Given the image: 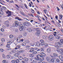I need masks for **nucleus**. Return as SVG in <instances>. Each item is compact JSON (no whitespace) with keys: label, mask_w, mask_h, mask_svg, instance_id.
Instances as JSON below:
<instances>
[{"label":"nucleus","mask_w":63,"mask_h":63,"mask_svg":"<svg viewBox=\"0 0 63 63\" xmlns=\"http://www.w3.org/2000/svg\"><path fill=\"white\" fill-rule=\"evenodd\" d=\"M54 36H55V38H56V39H59V38H60V37L59 36L55 34L54 35Z\"/></svg>","instance_id":"9"},{"label":"nucleus","mask_w":63,"mask_h":63,"mask_svg":"<svg viewBox=\"0 0 63 63\" xmlns=\"http://www.w3.org/2000/svg\"><path fill=\"white\" fill-rule=\"evenodd\" d=\"M38 63H43V62H42L40 61V62H38Z\"/></svg>","instance_id":"64"},{"label":"nucleus","mask_w":63,"mask_h":63,"mask_svg":"<svg viewBox=\"0 0 63 63\" xmlns=\"http://www.w3.org/2000/svg\"><path fill=\"white\" fill-rule=\"evenodd\" d=\"M15 19H18V20H19L20 21H21V20H22V19H20V18H19L18 17H16L15 18Z\"/></svg>","instance_id":"14"},{"label":"nucleus","mask_w":63,"mask_h":63,"mask_svg":"<svg viewBox=\"0 0 63 63\" xmlns=\"http://www.w3.org/2000/svg\"><path fill=\"white\" fill-rule=\"evenodd\" d=\"M7 14H8V15L7 16H11V12L8 11L7 12H6Z\"/></svg>","instance_id":"6"},{"label":"nucleus","mask_w":63,"mask_h":63,"mask_svg":"<svg viewBox=\"0 0 63 63\" xmlns=\"http://www.w3.org/2000/svg\"><path fill=\"white\" fill-rule=\"evenodd\" d=\"M6 57L7 58H10L11 57V55H8L6 56Z\"/></svg>","instance_id":"28"},{"label":"nucleus","mask_w":63,"mask_h":63,"mask_svg":"<svg viewBox=\"0 0 63 63\" xmlns=\"http://www.w3.org/2000/svg\"><path fill=\"white\" fill-rule=\"evenodd\" d=\"M40 42H41V43H44L45 42V41L43 40H40Z\"/></svg>","instance_id":"48"},{"label":"nucleus","mask_w":63,"mask_h":63,"mask_svg":"<svg viewBox=\"0 0 63 63\" xmlns=\"http://www.w3.org/2000/svg\"><path fill=\"white\" fill-rule=\"evenodd\" d=\"M47 51L48 53H50V49L49 48H47Z\"/></svg>","instance_id":"17"},{"label":"nucleus","mask_w":63,"mask_h":63,"mask_svg":"<svg viewBox=\"0 0 63 63\" xmlns=\"http://www.w3.org/2000/svg\"><path fill=\"white\" fill-rule=\"evenodd\" d=\"M49 39L50 41H52L53 40V38H49Z\"/></svg>","instance_id":"35"},{"label":"nucleus","mask_w":63,"mask_h":63,"mask_svg":"<svg viewBox=\"0 0 63 63\" xmlns=\"http://www.w3.org/2000/svg\"><path fill=\"white\" fill-rule=\"evenodd\" d=\"M40 60H39V61H43V60H44V58L43 57L42 59L40 58Z\"/></svg>","instance_id":"40"},{"label":"nucleus","mask_w":63,"mask_h":63,"mask_svg":"<svg viewBox=\"0 0 63 63\" xmlns=\"http://www.w3.org/2000/svg\"><path fill=\"white\" fill-rule=\"evenodd\" d=\"M41 57H42V56L40 55H38L37 56V58H35V59L36 60H37L38 61L41 60Z\"/></svg>","instance_id":"2"},{"label":"nucleus","mask_w":63,"mask_h":63,"mask_svg":"<svg viewBox=\"0 0 63 63\" xmlns=\"http://www.w3.org/2000/svg\"><path fill=\"white\" fill-rule=\"evenodd\" d=\"M57 10L58 11H59L60 10V9H59L58 8V7H57Z\"/></svg>","instance_id":"61"},{"label":"nucleus","mask_w":63,"mask_h":63,"mask_svg":"<svg viewBox=\"0 0 63 63\" xmlns=\"http://www.w3.org/2000/svg\"><path fill=\"white\" fill-rule=\"evenodd\" d=\"M59 59H61V60L62 59V55H61V56H59Z\"/></svg>","instance_id":"38"},{"label":"nucleus","mask_w":63,"mask_h":63,"mask_svg":"<svg viewBox=\"0 0 63 63\" xmlns=\"http://www.w3.org/2000/svg\"><path fill=\"white\" fill-rule=\"evenodd\" d=\"M46 58V59L47 60V61H48V60H49V58H48V57H47Z\"/></svg>","instance_id":"60"},{"label":"nucleus","mask_w":63,"mask_h":63,"mask_svg":"<svg viewBox=\"0 0 63 63\" xmlns=\"http://www.w3.org/2000/svg\"><path fill=\"white\" fill-rule=\"evenodd\" d=\"M9 38L10 39H12L13 38V35H9Z\"/></svg>","instance_id":"25"},{"label":"nucleus","mask_w":63,"mask_h":63,"mask_svg":"<svg viewBox=\"0 0 63 63\" xmlns=\"http://www.w3.org/2000/svg\"><path fill=\"white\" fill-rule=\"evenodd\" d=\"M31 10H32V13L33 14H34V10L32 9H31Z\"/></svg>","instance_id":"51"},{"label":"nucleus","mask_w":63,"mask_h":63,"mask_svg":"<svg viewBox=\"0 0 63 63\" xmlns=\"http://www.w3.org/2000/svg\"><path fill=\"white\" fill-rule=\"evenodd\" d=\"M27 35V33L25 32H24L23 33V36H26Z\"/></svg>","instance_id":"34"},{"label":"nucleus","mask_w":63,"mask_h":63,"mask_svg":"<svg viewBox=\"0 0 63 63\" xmlns=\"http://www.w3.org/2000/svg\"><path fill=\"white\" fill-rule=\"evenodd\" d=\"M44 12L45 13V14H46V12H47V10H44Z\"/></svg>","instance_id":"56"},{"label":"nucleus","mask_w":63,"mask_h":63,"mask_svg":"<svg viewBox=\"0 0 63 63\" xmlns=\"http://www.w3.org/2000/svg\"><path fill=\"white\" fill-rule=\"evenodd\" d=\"M1 41L2 42H5V39L4 38L2 39Z\"/></svg>","instance_id":"37"},{"label":"nucleus","mask_w":63,"mask_h":63,"mask_svg":"<svg viewBox=\"0 0 63 63\" xmlns=\"http://www.w3.org/2000/svg\"><path fill=\"white\" fill-rule=\"evenodd\" d=\"M47 37L46 36V35H44L43 36V38L44 39H47Z\"/></svg>","instance_id":"20"},{"label":"nucleus","mask_w":63,"mask_h":63,"mask_svg":"<svg viewBox=\"0 0 63 63\" xmlns=\"http://www.w3.org/2000/svg\"><path fill=\"white\" fill-rule=\"evenodd\" d=\"M40 55H42V57H43V56H46V55L45 54V53L42 52L40 53Z\"/></svg>","instance_id":"12"},{"label":"nucleus","mask_w":63,"mask_h":63,"mask_svg":"<svg viewBox=\"0 0 63 63\" xmlns=\"http://www.w3.org/2000/svg\"><path fill=\"white\" fill-rule=\"evenodd\" d=\"M2 62L3 63H8L7 62H6V61L5 60H4L2 61Z\"/></svg>","instance_id":"30"},{"label":"nucleus","mask_w":63,"mask_h":63,"mask_svg":"<svg viewBox=\"0 0 63 63\" xmlns=\"http://www.w3.org/2000/svg\"><path fill=\"white\" fill-rule=\"evenodd\" d=\"M18 55H19V54L18 53H16L14 54V56H15V57H18Z\"/></svg>","instance_id":"18"},{"label":"nucleus","mask_w":63,"mask_h":63,"mask_svg":"<svg viewBox=\"0 0 63 63\" xmlns=\"http://www.w3.org/2000/svg\"><path fill=\"white\" fill-rule=\"evenodd\" d=\"M18 59L20 60H22L23 58H22V57L20 56L18 58Z\"/></svg>","instance_id":"27"},{"label":"nucleus","mask_w":63,"mask_h":63,"mask_svg":"<svg viewBox=\"0 0 63 63\" xmlns=\"http://www.w3.org/2000/svg\"><path fill=\"white\" fill-rule=\"evenodd\" d=\"M30 56L31 57H33V55L31 54H30Z\"/></svg>","instance_id":"39"},{"label":"nucleus","mask_w":63,"mask_h":63,"mask_svg":"<svg viewBox=\"0 0 63 63\" xmlns=\"http://www.w3.org/2000/svg\"><path fill=\"white\" fill-rule=\"evenodd\" d=\"M5 23L6 24V26L7 27H9V22L8 21H6L5 22Z\"/></svg>","instance_id":"10"},{"label":"nucleus","mask_w":63,"mask_h":63,"mask_svg":"<svg viewBox=\"0 0 63 63\" xmlns=\"http://www.w3.org/2000/svg\"><path fill=\"white\" fill-rule=\"evenodd\" d=\"M36 30L37 31L36 34H37V35H39L40 34V31L38 28L36 29Z\"/></svg>","instance_id":"7"},{"label":"nucleus","mask_w":63,"mask_h":63,"mask_svg":"<svg viewBox=\"0 0 63 63\" xmlns=\"http://www.w3.org/2000/svg\"><path fill=\"white\" fill-rule=\"evenodd\" d=\"M0 30L1 31H2V32H4V30L2 28H1L0 29Z\"/></svg>","instance_id":"44"},{"label":"nucleus","mask_w":63,"mask_h":63,"mask_svg":"<svg viewBox=\"0 0 63 63\" xmlns=\"http://www.w3.org/2000/svg\"><path fill=\"white\" fill-rule=\"evenodd\" d=\"M22 46H25L26 45V44L25 43H23L22 44Z\"/></svg>","instance_id":"50"},{"label":"nucleus","mask_w":63,"mask_h":63,"mask_svg":"<svg viewBox=\"0 0 63 63\" xmlns=\"http://www.w3.org/2000/svg\"><path fill=\"white\" fill-rule=\"evenodd\" d=\"M62 50H63V49H58V52H61L62 51Z\"/></svg>","instance_id":"23"},{"label":"nucleus","mask_w":63,"mask_h":63,"mask_svg":"<svg viewBox=\"0 0 63 63\" xmlns=\"http://www.w3.org/2000/svg\"><path fill=\"white\" fill-rule=\"evenodd\" d=\"M0 14L1 15H3V12L2 11H0Z\"/></svg>","instance_id":"36"},{"label":"nucleus","mask_w":63,"mask_h":63,"mask_svg":"<svg viewBox=\"0 0 63 63\" xmlns=\"http://www.w3.org/2000/svg\"><path fill=\"white\" fill-rule=\"evenodd\" d=\"M56 61L58 62H60V60L58 59H56Z\"/></svg>","instance_id":"47"},{"label":"nucleus","mask_w":63,"mask_h":63,"mask_svg":"<svg viewBox=\"0 0 63 63\" xmlns=\"http://www.w3.org/2000/svg\"><path fill=\"white\" fill-rule=\"evenodd\" d=\"M15 31L16 32H17V33H18V29H15Z\"/></svg>","instance_id":"41"},{"label":"nucleus","mask_w":63,"mask_h":63,"mask_svg":"<svg viewBox=\"0 0 63 63\" xmlns=\"http://www.w3.org/2000/svg\"><path fill=\"white\" fill-rule=\"evenodd\" d=\"M11 52L13 53H15L16 52V50H12Z\"/></svg>","instance_id":"19"},{"label":"nucleus","mask_w":63,"mask_h":63,"mask_svg":"<svg viewBox=\"0 0 63 63\" xmlns=\"http://www.w3.org/2000/svg\"><path fill=\"white\" fill-rule=\"evenodd\" d=\"M57 54L55 53H54L53 54V55H54V56H56V55Z\"/></svg>","instance_id":"57"},{"label":"nucleus","mask_w":63,"mask_h":63,"mask_svg":"<svg viewBox=\"0 0 63 63\" xmlns=\"http://www.w3.org/2000/svg\"><path fill=\"white\" fill-rule=\"evenodd\" d=\"M18 25V22L17 21H15V23L13 24V26L14 27H17Z\"/></svg>","instance_id":"4"},{"label":"nucleus","mask_w":63,"mask_h":63,"mask_svg":"<svg viewBox=\"0 0 63 63\" xmlns=\"http://www.w3.org/2000/svg\"><path fill=\"white\" fill-rule=\"evenodd\" d=\"M3 45V43H1L0 44V46H2Z\"/></svg>","instance_id":"63"},{"label":"nucleus","mask_w":63,"mask_h":63,"mask_svg":"<svg viewBox=\"0 0 63 63\" xmlns=\"http://www.w3.org/2000/svg\"><path fill=\"white\" fill-rule=\"evenodd\" d=\"M60 42H58V43H56L55 45L57 48L59 47L60 45H62L63 44V40L61 39L60 40Z\"/></svg>","instance_id":"1"},{"label":"nucleus","mask_w":63,"mask_h":63,"mask_svg":"<svg viewBox=\"0 0 63 63\" xmlns=\"http://www.w3.org/2000/svg\"><path fill=\"white\" fill-rule=\"evenodd\" d=\"M18 49V48H20V46H18L16 47Z\"/></svg>","instance_id":"43"},{"label":"nucleus","mask_w":63,"mask_h":63,"mask_svg":"<svg viewBox=\"0 0 63 63\" xmlns=\"http://www.w3.org/2000/svg\"><path fill=\"white\" fill-rule=\"evenodd\" d=\"M24 5L25 8H26L27 9V8L28 7H27V5H26V4H24Z\"/></svg>","instance_id":"45"},{"label":"nucleus","mask_w":63,"mask_h":63,"mask_svg":"<svg viewBox=\"0 0 63 63\" xmlns=\"http://www.w3.org/2000/svg\"><path fill=\"white\" fill-rule=\"evenodd\" d=\"M20 26V27L19 28V30L20 31H22L24 29V27L22 24H21Z\"/></svg>","instance_id":"3"},{"label":"nucleus","mask_w":63,"mask_h":63,"mask_svg":"<svg viewBox=\"0 0 63 63\" xmlns=\"http://www.w3.org/2000/svg\"><path fill=\"white\" fill-rule=\"evenodd\" d=\"M45 46L46 47H48V44H45Z\"/></svg>","instance_id":"55"},{"label":"nucleus","mask_w":63,"mask_h":63,"mask_svg":"<svg viewBox=\"0 0 63 63\" xmlns=\"http://www.w3.org/2000/svg\"><path fill=\"white\" fill-rule=\"evenodd\" d=\"M2 56L3 58H6V56L4 55H3Z\"/></svg>","instance_id":"52"},{"label":"nucleus","mask_w":63,"mask_h":63,"mask_svg":"<svg viewBox=\"0 0 63 63\" xmlns=\"http://www.w3.org/2000/svg\"><path fill=\"white\" fill-rule=\"evenodd\" d=\"M24 60L25 61H28V59L27 58H24Z\"/></svg>","instance_id":"24"},{"label":"nucleus","mask_w":63,"mask_h":63,"mask_svg":"<svg viewBox=\"0 0 63 63\" xmlns=\"http://www.w3.org/2000/svg\"><path fill=\"white\" fill-rule=\"evenodd\" d=\"M32 46H33V47H34V46H35V47H36L37 46V45H35V44H33L32 45Z\"/></svg>","instance_id":"54"},{"label":"nucleus","mask_w":63,"mask_h":63,"mask_svg":"<svg viewBox=\"0 0 63 63\" xmlns=\"http://www.w3.org/2000/svg\"><path fill=\"white\" fill-rule=\"evenodd\" d=\"M32 29L30 28H28L27 30V31L29 32H32Z\"/></svg>","instance_id":"13"},{"label":"nucleus","mask_w":63,"mask_h":63,"mask_svg":"<svg viewBox=\"0 0 63 63\" xmlns=\"http://www.w3.org/2000/svg\"><path fill=\"white\" fill-rule=\"evenodd\" d=\"M50 61L52 63H54V60L53 59H51Z\"/></svg>","instance_id":"22"},{"label":"nucleus","mask_w":63,"mask_h":63,"mask_svg":"<svg viewBox=\"0 0 63 63\" xmlns=\"http://www.w3.org/2000/svg\"><path fill=\"white\" fill-rule=\"evenodd\" d=\"M16 41L17 43H19L20 42V39L19 37L17 38L16 39Z\"/></svg>","instance_id":"11"},{"label":"nucleus","mask_w":63,"mask_h":63,"mask_svg":"<svg viewBox=\"0 0 63 63\" xmlns=\"http://www.w3.org/2000/svg\"><path fill=\"white\" fill-rule=\"evenodd\" d=\"M37 53V52H36V51H34L32 53L33 54H36Z\"/></svg>","instance_id":"33"},{"label":"nucleus","mask_w":63,"mask_h":63,"mask_svg":"<svg viewBox=\"0 0 63 63\" xmlns=\"http://www.w3.org/2000/svg\"><path fill=\"white\" fill-rule=\"evenodd\" d=\"M59 19H62V17H63V16L62 15H59Z\"/></svg>","instance_id":"15"},{"label":"nucleus","mask_w":63,"mask_h":63,"mask_svg":"<svg viewBox=\"0 0 63 63\" xmlns=\"http://www.w3.org/2000/svg\"><path fill=\"white\" fill-rule=\"evenodd\" d=\"M40 43L37 42L36 43V46H37V47H40Z\"/></svg>","instance_id":"16"},{"label":"nucleus","mask_w":63,"mask_h":63,"mask_svg":"<svg viewBox=\"0 0 63 63\" xmlns=\"http://www.w3.org/2000/svg\"><path fill=\"white\" fill-rule=\"evenodd\" d=\"M25 24L26 26H29L30 25V23L28 22H25Z\"/></svg>","instance_id":"8"},{"label":"nucleus","mask_w":63,"mask_h":63,"mask_svg":"<svg viewBox=\"0 0 63 63\" xmlns=\"http://www.w3.org/2000/svg\"><path fill=\"white\" fill-rule=\"evenodd\" d=\"M0 50L1 52H3L4 51V50L3 49L0 48Z\"/></svg>","instance_id":"42"},{"label":"nucleus","mask_w":63,"mask_h":63,"mask_svg":"<svg viewBox=\"0 0 63 63\" xmlns=\"http://www.w3.org/2000/svg\"><path fill=\"white\" fill-rule=\"evenodd\" d=\"M23 52V50H21L19 51V52L20 53H22V52Z\"/></svg>","instance_id":"49"},{"label":"nucleus","mask_w":63,"mask_h":63,"mask_svg":"<svg viewBox=\"0 0 63 63\" xmlns=\"http://www.w3.org/2000/svg\"><path fill=\"white\" fill-rule=\"evenodd\" d=\"M11 62L12 63H18L19 62V61L18 59H17L15 61L14 60H12V61Z\"/></svg>","instance_id":"5"},{"label":"nucleus","mask_w":63,"mask_h":63,"mask_svg":"<svg viewBox=\"0 0 63 63\" xmlns=\"http://www.w3.org/2000/svg\"><path fill=\"white\" fill-rule=\"evenodd\" d=\"M29 47H30V46H26V48H28Z\"/></svg>","instance_id":"62"},{"label":"nucleus","mask_w":63,"mask_h":63,"mask_svg":"<svg viewBox=\"0 0 63 63\" xmlns=\"http://www.w3.org/2000/svg\"><path fill=\"white\" fill-rule=\"evenodd\" d=\"M12 44V42L11 41H9L7 42L8 45H10Z\"/></svg>","instance_id":"29"},{"label":"nucleus","mask_w":63,"mask_h":63,"mask_svg":"<svg viewBox=\"0 0 63 63\" xmlns=\"http://www.w3.org/2000/svg\"><path fill=\"white\" fill-rule=\"evenodd\" d=\"M7 47H8V48H10V45H7L6 46Z\"/></svg>","instance_id":"46"},{"label":"nucleus","mask_w":63,"mask_h":63,"mask_svg":"<svg viewBox=\"0 0 63 63\" xmlns=\"http://www.w3.org/2000/svg\"><path fill=\"white\" fill-rule=\"evenodd\" d=\"M20 13L21 14V15H23V16H25V14H24L23 12H20Z\"/></svg>","instance_id":"32"},{"label":"nucleus","mask_w":63,"mask_h":63,"mask_svg":"<svg viewBox=\"0 0 63 63\" xmlns=\"http://www.w3.org/2000/svg\"><path fill=\"white\" fill-rule=\"evenodd\" d=\"M53 38V36L52 35H50L48 37V38Z\"/></svg>","instance_id":"21"},{"label":"nucleus","mask_w":63,"mask_h":63,"mask_svg":"<svg viewBox=\"0 0 63 63\" xmlns=\"http://www.w3.org/2000/svg\"><path fill=\"white\" fill-rule=\"evenodd\" d=\"M34 51V49L33 48H32L31 49V50L30 51V52H32Z\"/></svg>","instance_id":"26"},{"label":"nucleus","mask_w":63,"mask_h":63,"mask_svg":"<svg viewBox=\"0 0 63 63\" xmlns=\"http://www.w3.org/2000/svg\"><path fill=\"white\" fill-rule=\"evenodd\" d=\"M41 44L42 46H44L45 45V42H42L41 43Z\"/></svg>","instance_id":"31"},{"label":"nucleus","mask_w":63,"mask_h":63,"mask_svg":"<svg viewBox=\"0 0 63 63\" xmlns=\"http://www.w3.org/2000/svg\"><path fill=\"white\" fill-rule=\"evenodd\" d=\"M41 51H44V49L43 48L41 49Z\"/></svg>","instance_id":"53"},{"label":"nucleus","mask_w":63,"mask_h":63,"mask_svg":"<svg viewBox=\"0 0 63 63\" xmlns=\"http://www.w3.org/2000/svg\"><path fill=\"white\" fill-rule=\"evenodd\" d=\"M34 60V59L32 58H31V61H32V62H33V61Z\"/></svg>","instance_id":"58"},{"label":"nucleus","mask_w":63,"mask_h":63,"mask_svg":"<svg viewBox=\"0 0 63 63\" xmlns=\"http://www.w3.org/2000/svg\"><path fill=\"white\" fill-rule=\"evenodd\" d=\"M3 9H4V10H6V8L4 6H3Z\"/></svg>","instance_id":"59"}]
</instances>
